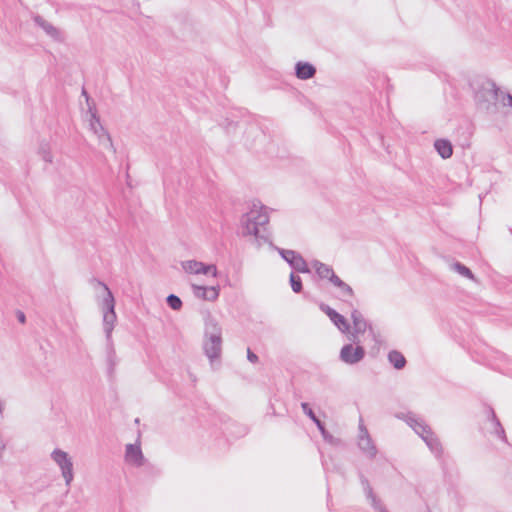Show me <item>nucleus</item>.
I'll use <instances>...</instances> for the list:
<instances>
[{
	"label": "nucleus",
	"instance_id": "nucleus-1",
	"mask_svg": "<svg viewBox=\"0 0 512 512\" xmlns=\"http://www.w3.org/2000/svg\"><path fill=\"white\" fill-rule=\"evenodd\" d=\"M503 91L490 79H481L475 83L474 99L479 110L487 114H496L501 103Z\"/></svg>",
	"mask_w": 512,
	"mask_h": 512
},
{
	"label": "nucleus",
	"instance_id": "nucleus-2",
	"mask_svg": "<svg viewBox=\"0 0 512 512\" xmlns=\"http://www.w3.org/2000/svg\"><path fill=\"white\" fill-rule=\"evenodd\" d=\"M99 308L103 314V329L105 332L107 344L110 347V351L108 353L109 360V373L111 374L114 369V361L113 357L115 355V351L113 349L112 343V331L114 329L115 322L117 320V316L115 313V298L112 294V290H105V293L101 300H99Z\"/></svg>",
	"mask_w": 512,
	"mask_h": 512
},
{
	"label": "nucleus",
	"instance_id": "nucleus-3",
	"mask_svg": "<svg viewBox=\"0 0 512 512\" xmlns=\"http://www.w3.org/2000/svg\"><path fill=\"white\" fill-rule=\"evenodd\" d=\"M269 222L267 208L263 205L253 204L250 211L241 217V234L243 236H255L264 238L260 235V228H264Z\"/></svg>",
	"mask_w": 512,
	"mask_h": 512
},
{
	"label": "nucleus",
	"instance_id": "nucleus-4",
	"mask_svg": "<svg viewBox=\"0 0 512 512\" xmlns=\"http://www.w3.org/2000/svg\"><path fill=\"white\" fill-rule=\"evenodd\" d=\"M205 339L203 348L206 356L211 361L219 358L222 351V329L212 317L205 321Z\"/></svg>",
	"mask_w": 512,
	"mask_h": 512
},
{
	"label": "nucleus",
	"instance_id": "nucleus-5",
	"mask_svg": "<svg viewBox=\"0 0 512 512\" xmlns=\"http://www.w3.org/2000/svg\"><path fill=\"white\" fill-rule=\"evenodd\" d=\"M406 422L423 439L432 453H434L437 457L442 455L443 448L441 442L429 425H427L424 421L416 418L414 414L408 415Z\"/></svg>",
	"mask_w": 512,
	"mask_h": 512
},
{
	"label": "nucleus",
	"instance_id": "nucleus-6",
	"mask_svg": "<svg viewBox=\"0 0 512 512\" xmlns=\"http://www.w3.org/2000/svg\"><path fill=\"white\" fill-rule=\"evenodd\" d=\"M311 267L315 270L320 280H326L328 284L338 288H351L344 281H342L334 272L333 268L319 260H313Z\"/></svg>",
	"mask_w": 512,
	"mask_h": 512
},
{
	"label": "nucleus",
	"instance_id": "nucleus-7",
	"mask_svg": "<svg viewBox=\"0 0 512 512\" xmlns=\"http://www.w3.org/2000/svg\"><path fill=\"white\" fill-rule=\"evenodd\" d=\"M52 460L60 467L66 486H70L73 480V463L68 453L61 449H55L51 453Z\"/></svg>",
	"mask_w": 512,
	"mask_h": 512
},
{
	"label": "nucleus",
	"instance_id": "nucleus-8",
	"mask_svg": "<svg viewBox=\"0 0 512 512\" xmlns=\"http://www.w3.org/2000/svg\"><path fill=\"white\" fill-rule=\"evenodd\" d=\"M366 355L365 348L355 343L345 344L339 354V358L342 362L348 365H354L361 362Z\"/></svg>",
	"mask_w": 512,
	"mask_h": 512
},
{
	"label": "nucleus",
	"instance_id": "nucleus-9",
	"mask_svg": "<svg viewBox=\"0 0 512 512\" xmlns=\"http://www.w3.org/2000/svg\"><path fill=\"white\" fill-rule=\"evenodd\" d=\"M301 408L304 414L315 423L325 442L333 446L341 445L342 441L339 438H335L332 434H330L327 431V429L325 428V424L316 416V414L314 413V411L311 409L310 405L307 402H302Z\"/></svg>",
	"mask_w": 512,
	"mask_h": 512
},
{
	"label": "nucleus",
	"instance_id": "nucleus-10",
	"mask_svg": "<svg viewBox=\"0 0 512 512\" xmlns=\"http://www.w3.org/2000/svg\"><path fill=\"white\" fill-rule=\"evenodd\" d=\"M278 252L281 257L290 265V267L297 272L301 273H309L310 268L305 261V259L301 256L300 253L294 250H287L278 248Z\"/></svg>",
	"mask_w": 512,
	"mask_h": 512
},
{
	"label": "nucleus",
	"instance_id": "nucleus-11",
	"mask_svg": "<svg viewBox=\"0 0 512 512\" xmlns=\"http://www.w3.org/2000/svg\"><path fill=\"white\" fill-rule=\"evenodd\" d=\"M361 486L363 488L366 499L370 502L371 507L376 512H389L382 500L376 495L369 480L364 476L362 472L358 474Z\"/></svg>",
	"mask_w": 512,
	"mask_h": 512
},
{
	"label": "nucleus",
	"instance_id": "nucleus-12",
	"mask_svg": "<svg viewBox=\"0 0 512 512\" xmlns=\"http://www.w3.org/2000/svg\"><path fill=\"white\" fill-rule=\"evenodd\" d=\"M182 268L185 272L191 274H212L213 277H217V268L213 264H205L196 260H188L182 262Z\"/></svg>",
	"mask_w": 512,
	"mask_h": 512
},
{
	"label": "nucleus",
	"instance_id": "nucleus-13",
	"mask_svg": "<svg viewBox=\"0 0 512 512\" xmlns=\"http://www.w3.org/2000/svg\"><path fill=\"white\" fill-rule=\"evenodd\" d=\"M351 318L353 320V332L350 333L348 339L350 342L358 344L360 340L358 338L359 334H363L366 330H369V324L363 317V315L358 311L354 310L351 314Z\"/></svg>",
	"mask_w": 512,
	"mask_h": 512
},
{
	"label": "nucleus",
	"instance_id": "nucleus-14",
	"mask_svg": "<svg viewBox=\"0 0 512 512\" xmlns=\"http://www.w3.org/2000/svg\"><path fill=\"white\" fill-rule=\"evenodd\" d=\"M359 441L358 446L359 448L369 457L374 458L377 454V448L373 444V441L368 433V430L360 424L359 426Z\"/></svg>",
	"mask_w": 512,
	"mask_h": 512
},
{
	"label": "nucleus",
	"instance_id": "nucleus-15",
	"mask_svg": "<svg viewBox=\"0 0 512 512\" xmlns=\"http://www.w3.org/2000/svg\"><path fill=\"white\" fill-rule=\"evenodd\" d=\"M125 461L135 467H141L145 464L146 459L144 458L140 445H126Z\"/></svg>",
	"mask_w": 512,
	"mask_h": 512
},
{
	"label": "nucleus",
	"instance_id": "nucleus-16",
	"mask_svg": "<svg viewBox=\"0 0 512 512\" xmlns=\"http://www.w3.org/2000/svg\"><path fill=\"white\" fill-rule=\"evenodd\" d=\"M321 310L327 314L330 320L335 324V326L342 332L346 333L350 330V324L346 320L344 316L339 314L337 311L329 307L328 305L321 304Z\"/></svg>",
	"mask_w": 512,
	"mask_h": 512
},
{
	"label": "nucleus",
	"instance_id": "nucleus-17",
	"mask_svg": "<svg viewBox=\"0 0 512 512\" xmlns=\"http://www.w3.org/2000/svg\"><path fill=\"white\" fill-rule=\"evenodd\" d=\"M316 68L309 62L299 61L295 65V75L298 79L308 80L315 76Z\"/></svg>",
	"mask_w": 512,
	"mask_h": 512
},
{
	"label": "nucleus",
	"instance_id": "nucleus-18",
	"mask_svg": "<svg viewBox=\"0 0 512 512\" xmlns=\"http://www.w3.org/2000/svg\"><path fill=\"white\" fill-rule=\"evenodd\" d=\"M485 411H486L488 420H490L494 425L495 434L499 438L506 440L505 430H504L503 426L501 425L494 409L491 406L487 405L485 407Z\"/></svg>",
	"mask_w": 512,
	"mask_h": 512
},
{
	"label": "nucleus",
	"instance_id": "nucleus-19",
	"mask_svg": "<svg viewBox=\"0 0 512 512\" xmlns=\"http://www.w3.org/2000/svg\"><path fill=\"white\" fill-rule=\"evenodd\" d=\"M36 25L41 27L47 35L52 37L53 39H59L60 38V31L54 27L50 22L46 21L43 17L40 15H36L33 18Z\"/></svg>",
	"mask_w": 512,
	"mask_h": 512
},
{
	"label": "nucleus",
	"instance_id": "nucleus-20",
	"mask_svg": "<svg viewBox=\"0 0 512 512\" xmlns=\"http://www.w3.org/2000/svg\"><path fill=\"white\" fill-rule=\"evenodd\" d=\"M434 147H435L436 151L438 152V154L443 159H448L453 154V147L449 140L438 139L434 142Z\"/></svg>",
	"mask_w": 512,
	"mask_h": 512
},
{
	"label": "nucleus",
	"instance_id": "nucleus-21",
	"mask_svg": "<svg viewBox=\"0 0 512 512\" xmlns=\"http://www.w3.org/2000/svg\"><path fill=\"white\" fill-rule=\"evenodd\" d=\"M388 361L397 370L403 369L407 364L406 358L398 350H391L388 353Z\"/></svg>",
	"mask_w": 512,
	"mask_h": 512
},
{
	"label": "nucleus",
	"instance_id": "nucleus-22",
	"mask_svg": "<svg viewBox=\"0 0 512 512\" xmlns=\"http://www.w3.org/2000/svg\"><path fill=\"white\" fill-rule=\"evenodd\" d=\"M450 269L459 273L463 277H466L469 279H474V275H473L472 271L467 266H465L464 264H462L460 262L452 263L450 265Z\"/></svg>",
	"mask_w": 512,
	"mask_h": 512
},
{
	"label": "nucleus",
	"instance_id": "nucleus-23",
	"mask_svg": "<svg viewBox=\"0 0 512 512\" xmlns=\"http://www.w3.org/2000/svg\"><path fill=\"white\" fill-rule=\"evenodd\" d=\"M220 290H194L197 298L215 301L219 297Z\"/></svg>",
	"mask_w": 512,
	"mask_h": 512
},
{
	"label": "nucleus",
	"instance_id": "nucleus-24",
	"mask_svg": "<svg viewBox=\"0 0 512 512\" xmlns=\"http://www.w3.org/2000/svg\"><path fill=\"white\" fill-rule=\"evenodd\" d=\"M100 130H101V133H102V134L99 135V142H100V144L104 148L110 149L113 152H115L114 147H113V143H112V139H111L109 133L102 126H100Z\"/></svg>",
	"mask_w": 512,
	"mask_h": 512
},
{
	"label": "nucleus",
	"instance_id": "nucleus-25",
	"mask_svg": "<svg viewBox=\"0 0 512 512\" xmlns=\"http://www.w3.org/2000/svg\"><path fill=\"white\" fill-rule=\"evenodd\" d=\"M166 303L173 310H179L182 307L181 299L175 294L168 295L166 297Z\"/></svg>",
	"mask_w": 512,
	"mask_h": 512
},
{
	"label": "nucleus",
	"instance_id": "nucleus-26",
	"mask_svg": "<svg viewBox=\"0 0 512 512\" xmlns=\"http://www.w3.org/2000/svg\"><path fill=\"white\" fill-rule=\"evenodd\" d=\"M40 153L42 155V158L47 163H52V155L49 151L48 144H41L40 146Z\"/></svg>",
	"mask_w": 512,
	"mask_h": 512
},
{
	"label": "nucleus",
	"instance_id": "nucleus-27",
	"mask_svg": "<svg viewBox=\"0 0 512 512\" xmlns=\"http://www.w3.org/2000/svg\"><path fill=\"white\" fill-rule=\"evenodd\" d=\"M289 281L291 288H303L300 276L293 272L290 273Z\"/></svg>",
	"mask_w": 512,
	"mask_h": 512
},
{
	"label": "nucleus",
	"instance_id": "nucleus-28",
	"mask_svg": "<svg viewBox=\"0 0 512 512\" xmlns=\"http://www.w3.org/2000/svg\"><path fill=\"white\" fill-rule=\"evenodd\" d=\"M93 119L94 121H91V128L93 129L94 133L99 137V135L102 134L100 130V126L102 125L100 124L99 118L93 116Z\"/></svg>",
	"mask_w": 512,
	"mask_h": 512
},
{
	"label": "nucleus",
	"instance_id": "nucleus-29",
	"mask_svg": "<svg viewBox=\"0 0 512 512\" xmlns=\"http://www.w3.org/2000/svg\"><path fill=\"white\" fill-rule=\"evenodd\" d=\"M501 104L502 106H508L512 108V95L509 93H502Z\"/></svg>",
	"mask_w": 512,
	"mask_h": 512
},
{
	"label": "nucleus",
	"instance_id": "nucleus-30",
	"mask_svg": "<svg viewBox=\"0 0 512 512\" xmlns=\"http://www.w3.org/2000/svg\"><path fill=\"white\" fill-rule=\"evenodd\" d=\"M247 359L251 362V363H256L258 361V356L252 352V350L250 348L247 349Z\"/></svg>",
	"mask_w": 512,
	"mask_h": 512
},
{
	"label": "nucleus",
	"instance_id": "nucleus-31",
	"mask_svg": "<svg viewBox=\"0 0 512 512\" xmlns=\"http://www.w3.org/2000/svg\"><path fill=\"white\" fill-rule=\"evenodd\" d=\"M16 318L21 324L26 323V316L25 313L21 310H16Z\"/></svg>",
	"mask_w": 512,
	"mask_h": 512
},
{
	"label": "nucleus",
	"instance_id": "nucleus-32",
	"mask_svg": "<svg viewBox=\"0 0 512 512\" xmlns=\"http://www.w3.org/2000/svg\"><path fill=\"white\" fill-rule=\"evenodd\" d=\"M369 334L372 336L373 340L378 343L379 340H378V335L375 333L374 329L372 326H369Z\"/></svg>",
	"mask_w": 512,
	"mask_h": 512
},
{
	"label": "nucleus",
	"instance_id": "nucleus-33",
	"mask_svg": "<svg viewBox=\"0 0 512 512\" xmlns=\"http://www.w3.org/2000/svg\"><path fill=\"white\" fill-rule=\"evenodd\" d=\"M192 288H197V289H200V288H216V286L192 285ZM217 288H219V286H217Z\"/></svg>",
	"mask_w": 512,
	"mask_h": 512
},
{
	"label": "nucleus",
	"instance_id": "nucleus-34",
	"mask_svg": "<svg viewBox=\"0 0 512 512\" xmlns=\"http://www.w3.org/2000/svg\"><path fill=\"white\" fill-rule=\"evenodd\" d=\"M345 295H351L352 291L351 289L348 290H341Z\"/></svg>",
	"mask_w": 512,
	"mask_h": 512
},
{
	"label": "nucleus",
	"instance_id": "nucleus-35",
	"mask_svg": "<svg viewBox=\"0 0 512 512\" xmlns=\"http://www.w3.org/2000/svg\"><path fill=\"white\" fill-rule=\"evenodd\" d=\"M99 285H101V286H102V288H104V289H107V288H108V286H107L106 284H104V283L99 282Z\"/></svg>",
	"mask_w": 512,
	"mask_h": 512
},
{
	"label": "nucleus",
	"instance_id": "nucleus-36",
	"mask_svg": "<svg viewBox=\"0 0 512 512\" xmlns=\"http://www.w3.org/2000/svg\"><path fill=\"white\" fill-rule=\"evenodd\" d=\"M2 410H3V405H2V402L0 401V413H2Z\"/></svg>",
	"mask_w": 512,
	"mask_h": 512
},
{
	"label": "nucleus",
	"instance_id": "nucleus-37",
	"mask_svg": "<svg viewBox=\"0 0 512 512\" xmlns=\"http://www.w3.org/2000/svg\"><path fill=\"white\" fill-rule=\"evenodd\" d=\"M301 291H302V290H298V289H295V290H294V292H296V293H299V292H301Z\"/></svg>",
	"mask_w": 512,
	"mask_h": 512
}]
</instances>
